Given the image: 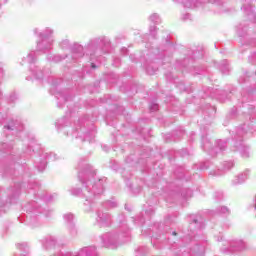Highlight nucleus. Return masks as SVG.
Instances as JSON below:
<instances>
[{"label": "nucleus", "instance_id": "nucleus-1", "mask_svg": "<svg viewBox=\"0 0 256 256\" xmlns=\"http://www.w3.org/2000/svg\"><path fill=\"white\" fill-rule=\"evenodd\" d=\"M78 167L81 169L78 173V178L82 183L83 189L72 188L70 189V193L71 195H81L82 193L85 198V211H91L95 199H99L103 195V191H105L107 178H101L95 181V170L91 165L80 162Z\"/></svg>", "mask_w": 256, "mask_h": 256}, {"label": "nucleus", "instance_id": "nucleus-2", "mask_svg": "<svg viewBox=\"0 0 256 256\" xmlns=\"http://www.w3.org/2000/svg\"><path fill=\"white\" fill-rule=\"evenodd\" d=\"M253 135H256V122L252 119H249V122L244 123L243 126L238 127L236 130L233 140V151H239L243 159H249V157H251L249 146L243 143V139H249V137H253Z\"/></svg>", "mask_w": 256, "mask_h": 256}, {"label": "nucleus", "instance_id": "nucleus-3", "mask_svg": "<svg viewBox=\"0 0 256 256\" xmlns=\"http://www.w3.org/2000/svg\"><path fill=\"white\" fill-rule=\"evenodd\" d=\"M35 35L39 37V41L37 42L36 50L40 53H49L51 49H53V43H55V37H53V29L46 28L42 31L39 29H34Z\"/></svg>", "mask_w": 256, "mask_h": 256}, {"label": "nucleus", "instance_id": "nucleus-4", "mask_svg": "<svg viewBox=\"0 0 256 256\" xmlns=\"http://www.w3.org/2000/svg\"><path fill=\"white\" fill-rule=\"evenodd\" d=\"M35 63H37V52L31 51L26 57L22 58L21 65H29L30 72L32 73L34 79H43L45 74L41 68L35 65Z\"/></svg>", "mask_w": 256, "mask_h": 256}, {"label": "nucleus", "instance_id": "nucleus-5", "mask_svg": "<svg viewBox=\"0 0 256 256\" xmlns=\"http://www.w3.org/2000/svg\"><path fill=\"white\" fill-rule=\"evenodd\" d=\"M99 45H104V47H107L111 45V40L105 36L93 38L86 44L85 49L90 51V55H94L95 51L99 49Z\"/></svg>", "mask_w": 256, "mask_h": 256}, {"label": "nucleus", "instance_id": "nucleus-6", "mask_svg": "<svg viewBox=\"0 0 256 256\" xmlns=\"http://www.w3.org/2000/svg\"><path fill=\"white\" fill-rule=\"evenodd\" d=\"M47 161H57V154L46 152L35 158V167L39 173H43V171H45L47 167Z\"/></svg>", "mask_w": 256, "mask_h": 256}, {"label": "nucleus", "instance_id": "nucleus-7", "mask_svg": "<svg viewBox=\"0 0 256 256\" xmlns=\"http://www.w3.org/2000/svg\"><path fill=\"white\" fill-rule=\"evenodd\" d=\"M8 200L6 203L3 200H0V210L5 211L3 207H9L11 203H16L17 199L19 198V195H21V184H15L14 188L8 189Z\"/></svg>", "mask_w": 256, "mask_h": 256}, {"label": "nucleus", "instance_id": "nucleus-8", "mask_svg": "<svg viewBox=\"0 0 256 256\" xmlns=\"http://www.w3.org/2000/svg\"><path fill=\"white\" fill-rule=\"evenodd\" d=\"M72 137H75V139H82V141H89L91 143V139L95 137L93 132L87 131V128L83 126V124L78 123L75 127V129L72 131Z\"/></svg>", "mask_w": 256, "mask_h": 256}, {"label": "nucleus", "instance_id": "nucleus-9", "mask_svg": "<svg viewBox=\"0 0 256 256\" xmlns=\"http://www.w3.org/2000/svg\"><path fill=\"white\" fill-rule=\"evenodd\" d=\"M69 125H70V120H69V117L67 116L59 119L56 122V128L58 129V131L62 133H67V135H69V131H73V128H71V126Z\"/></svg>", "mask_w": 256, "mask_h": 256}, {"label": "nucleus", "instance_id": "nucleus-10", "mask_svg": "<svg viewBox=\"0 0 256 256\" xmlns=\"http://www.w3.org/2000/svg\"><path fill=\"white\" fill-rule=\"evenodd\" d=\"M4 129H7V131H14V133H20V135H25V133L21 132L23 131V124L19 120H11L8 125L4 126Z\"/></svg>", "mask_w": 256, "mask_h": 256}, {"label": "nucleus", "instance_id": "nucleus-11", "mask_svg": "<svg viewBox=\"0 0 256 256\" xmlns=\"http://www.w3.org/2000/svg\"><path fill=\"white\" fill-rule=\"evenodd\" d=\"M249 175H251V170L246 169L242 173L235 176V178L232 180L233 185H241L245 183L249 179Z\"/></svg>", "mask_w": 256, "mask_h": 256}, {"label": "nucleus", "instance_id": "nucleus-12", "mask_svg": "<svg viewBox=\"0 0 256 256\" xmlns=\"http://www.w3.org/2000/svg\"><path fill=\"white\" fill-rule=\"evenodd\" d=\"M96 221L97 223H100L101 225H109L111 224V214L107 212H103L102 210H98Z\"/></svg>", "mask_w": 256, "mask_h": 256}, {"label": "nucleus", "instance_id": "nucleus-13", "mask_svg": "<svg viewBox=\"0 0 256 256\" xmlns=\"http://www.w3.org/2000/svg\"><path fill=\"white\" fill-rule=\"evenodd\" d=\"M83 46L81 44H75L73 47V52H72V59L74 61H77V59H81V57H84L85 52Z\"/></svg>", "mask_w": 256, "mask_h": 256}, {"label": "nucleus", "instance_id": "nucleus-14", "mask_svg": "<svg viewBox=\"0 0 256 256\" xmlns=\"http://www.w3.org/2000/svg\"><path fill=\"white\" fill-rule=\"evenodd\" d=\"M177 1V3H182L184 7L187 9H193L194 7H199V3H197V0H174Z\"/></svg>", "mask_w": 256, "mask_h": 256}, {"label": "nucleus", "instance_id": "nucleus-15", "mask_svg": "<svg viewBox=\"0 0 256 256\" xmlns=\"http://www.w3.org/2000/svg\"><path fill=\"white\" fill-rule=\"evenodd\" d=\"M242 9L248 13L249 19L253 22L255 21V13H253V7L249 3V1H246V4L242 6Z\"/></svg>", "mask_w": 256, "mask_h": 256}, {"label": "nucleus", "instance_id": "nucleus-16", "mask_svg": "<svg viewBox=\"0 0 256 256\" xmlns=\"http://www.w3.org/2000/svg\"><path fill=\"white\" fill-rule=\"evenodd\" d=\"M64 222L67 225H75L77 223V217L73 213H66L63 215Z\"/></svg>", "mask_w": 256, "mask_h": 256}, {"label": "nucleus", "instance_id": "nucleus-17", "mask_svg": "<svg viewBox=\"0 0 256 256\" xmlns=\"http://www.w3.org/2000/svg\"><path fill=\"white\" fill-rule=\"evenodd\" d=\"M225 147H227V142L223 140H218L216 142V148L210 151V155H213V153H217V149H219V151L222 153V151H225Z\"/></svg>", "mask_w": 256, "mask_h": 256}, {"label": "nucleus", "instance_id": "nucleus-18", "mask_svg": "<svg viewBox=\"0 0 256 256\" xmlns=\"http://www.w3.org/2000/svg\"><path fill=\"white\" fill-rule=\"evenodd\" d=\"M218 215H225V217L231 215V209L227 206H218L215 210Z\"/></svg>", "mask_w": 256, "mask_h": 256}, {"label": "nucleus", "instance_id": "nucleus-19", "mask_svg": "<svg viewBox=\"0 0 256 256\" xmlns=\"http://www.w3.org/2000/svg\"><path fill=\"white\" fill-rule=\"evenodd\" d=\"M13 149V143L11 142H2L0 146V151L2 153H9Z\"/></svg>", "mask_w": 256, "mask_h": 256}, {"label": "nucleus", "instance_id": "nucleus-20", "mask_svg": "<svg viewBox=\"0 0 256 256\" xmlns=\"http://www.w3.org/2000/svg\"><path fill=\"white\" fill-rule=\"evenodd\" d=\"M63 59H65V56H61L59 54H49L47 56V60L48 61H53L54 63H59L60 61H63Z\"/></svg>", "mask_w": 256, "mask_h": 256}, {"label": "nucleus", "instance_id": "nucleus-21", "mask_svg": "<svg viewBox=\"0 0 256 256\" xmlns=\"http://www.w3.org/2000/svg\"><path fill=\"white\" fill-rule=\"evenodd\" d=\"M56 98L58 99V107H61V105H59V103L63 102L65 103L66 101H69V97L67 96V94L60 92V93H56Z\"/></svg>", "mask_w": 256, "mask_h": 256}, {"label": "nucleus", "instance_id": "nucleus-22", "mask_svg": "<svg viewBox=\"0 0 256 256\" xmlns=\"http://www.w3.org/2000/svg\"><path fill=\"white\" fill-rule=\"evenodd\" d=\"M189 221H190V224H191V225H193V223H194L195 225H198V224L203 223V222L201 221V216L195 215V214H192V215L189 216Z\"/></svg>", "mask_w": 256, "mask_h": 256}, {"label": "nucleus", "instance_id": "nucleus-23", "mask_svg": "<svg viewBox=\"0 0 256 256\" xmlns=\"http://www.w3.org/2000/svg\"><path fill=\"white\" fill-rule=\"evenodd\" d=\"M103 207H105V209H115L117 202L115 200H108L103 203Z\"/></svg>", "mask_w": 256, "mask_h": 256}, {"label": "nucleus", "instance_id": "nucleus-24", "mask_svg": "<svg viewBox=\"0 0 256 256\" xmlns=\"http://www.w3.org/2000/svg\"><path fill=\"white\" fill-rule=\"evenodd\" d=\"M32 205H33L34 213H42L43 215H48L47 210H45L41 206L37 205V203H33Z\"/></svg>", "mask_w": 256, "mask_h": 256}, {"label": "nucleus", "instance_id": "nucleus-25", "mask_svg": "<svg viewBox=\"0 0 256 256\" xmlns=\"http://www.w3.org/2000/svg\"><path fill=\"white\" fill-rule=\"evenodd\" d=\"M149 19L154 25H159V23H161V17H159V14L157 13L150 15Z\"/></svg>", "mask_w": 256, "mask_h": 256}, {"label": "nucleus", "instance_id": "nucleus-26", "mask_svg": "<svg viewBox=\"0 0 256 256\" xmlns=\"http://www.w3.org/2000/svg\"><path fill=\"white\" fill-rule=\"evenodd\" d=\"M234 165L233 161H226L223 163V169L229 171V169H233Z\"/></svg>", "mask_w": 256, "mask_h": 256}, {"label": "nucleus", "instance_id": "nucleus-27", "mask_svg": "<svg viewBox=\"0 0 256 256\" xmlns=\"http://www.w3.org/2000/svg\"><path fill=\"white\" fill-rule=\"evenodd\" d=\"M60 47L62 49H69V47H71V42L68 39L62 40L60 42Z\"/></svg>", "mask_w": 256, "mask_h": 256}, {"label": "nucleus", "instance_id": "nucleus-28", "mask_svg": "<svg viewBox=\"0 0 256 256\" xmlns=\"http://www.w3.org/2000/svg\"><path fill=\"white\" fill-rule=\"evenodd\" d=\"M55 199H57V193L45 196V201H47L48 203H51V201H55Z\"/></svg>", "mask_w": 256, "mask_h": 256}, {"label": "nucleus", "instance_id": "nucleus-29", "mask_svg": "<svg viewBox=\"0 0 256 256\" xmlns=\"http://www.w3.org/2000/svg\"><path fill=\"white\" fill-rule=\"evenodd\" d=\"M153 213H155V210L153 209V207H150L148 210L145 211V215L148 220L151 219V215H153Z\"/></svg>", "mask_w": 256, "mask_h": 256}, {"label": "nucleus", "instance_id": "nucleus-30", "mask_svg": "<svg viewBox=\"0 0 256 256\" xmlns=\"http://www.w3.org/2000/svg\"><path fill=\"white\" fill-rule=\"evenodd\" d=\"M201 169H213V165L211 164V162H205L201 165Z\"/></svg>", "mask_w": 256, "mask_h": 256}, {"label": "nucleus", "instance_id": "nucleus-31", "mask_svg": "<svg viewBox=\"0 0 256 256\" xmlns=\"http://www.w3.org/2000/svg\"><path fill=\"white\" fill-rule=\"evenodd\" d=\"M134 223H135L136 225H137V224H141V225L145 224V223H146L145 217H138V218L135 220Z\"/></svg>", "mask_w": 256, "mask_h": 256}, {"label": "nucleus", "instance_id": "nucleus-32", "mask_svg": "<svg viewBox=\"0 0 256 256\" xmlns=\"http://www.w3.org/2000/svg\"><path fill=\"white\" fill-rule=\"evenodd\" d=\"M149 31H150V35L155 37V33L157 32V26H150Z\"/></svg>", "mask_w": 256, "mask_h": 256}, {"label": "nucleus", "instance_id": "nucleus-33", "mask_svg": "<svg viewBox=\"0 0 256 256\" xmlns=\"http://www.w3.org/2000/svg\"><path fill=\"white\" fill-rule=\"evenodd\" d=\"M210 175H214L215 177H219V175H222L221 171L218 170H212L210 171Z\"/></svg>", "mask_w": 256, "mask_h": 256}, {"label": "nucleus", "instance_id": "nucleus-34", "mask_svg": "<svg viewBox=\"0 0 256 256\" xmlns=\"http://www.w3.org/2000/svg\"><path fill=\"white\" fill-rule=\"evenodd\" d=\"M157 109H159V105L153 103L150 105V111H157Z\"/></svg>", "mask_w": 256, "mask_h": 256}, {"label": "nucleus", "instance_id": "nucleus-35", "mask_svg": "<svg viewBox=\"0 0 256 256\" xmlns=\"http://www.w3.org/2000/svg\"><path fill=\"white\" fill-rule=\"evenodd\" d=\"M202 147H203L204 151H207V149H209V147H211V143L210 142L203 143Z\"/></svg>", "mask_w": 256, "mask_h": 256}, {"label": "nucleus", "instance_id": "nucleus-36", "mask_svg": "<svg viewBox=\"0 0 256 256\" xmlns=\"http://www.w3.org/2000/svg\"><path fill=\"white\" fill-rule=\"evenodd\" d=\"M249 61H251L252 63H255V61H256V52L251 54V56L249 57Z\"/></svg>", "mask_w": 256, "mask_h": 256}, {"label": "nucleus", "instance_id": "nucleus-37", "mask_svg": "<svg viewBox=\"0 0 256 256\" xmlns=\"http://www.w3.org/2000/svg\"><path fill=\"white\" fill-rule=\"evenodd\" d=\"M250 211H254V214L256 215V195H255V198H254V206L250 207Z\"/></svg>", "mask_w": 256, "mask_h": 256}, {"label": "nucleus", "instance_id": "nucleus-38", "mask_svg": "<svg viewBox=\"0 0 256 256\" xmlns=\"http://www.w3.org/2000/svg\"><path fill=\"white\" fill-rule=\"evenodd\" d=\"M222 73H227L229 71V66H227V64H225L222 68H221Z\"/></svg>", "mask_w": 256, "mask_h": 256}, {"label": "nucleus", "instance_id": "nucleus-39", "mask_svg": "<svg viewBox=\"0 0 256 256\" xmlns=\"http://www.w3.org/2000/svg\"><path fill=\"white\" fill-rule=\"evenodd\" d=\"M33 147H35V142H34V141H31V142L29 143V145H28L29 151H31V149H32V151H35V149H33Z\"/></svg>", "mask_w": 256, "mask_h": 256}, {"label": "nucleus", "instance_id": "nucleus-40", "mask_svg": "<svg viewBox=\"0 0 256 256\" xmlns=\"http://www.w3.org/2000/svg\"><path fill=\"white\" fill-rule=\"evenodd\" d=\"M223 200V193H218V199L217 201H222Z\"/></svg>", "mask_w": 256, "mask_h": 256}, {"label": "nucleus", "instance_id": "nucleus-41", "mask_svg": "<svg viewBox=\"0 0 256 256\" xmlns=\"http://www.w3.org/2000/svg\"><path fill=\"white\" fill-rule=\"evenodd\" d=\"M35 187H37V183L33 184H29L28 185V189H35Z\"/></svg>", "mask_w": 256, "mask_h": 256}, {"label": "nucleus", "instance_id": "nucleus-42", "mask_svg": "<svg viewBox=\"0 0 256 256\" xmlns=\"http://www.w3.org/2000/svg\"><path fill=\"white\" fill-rule=\"evenodd\" d=\"M239 83H247V78H240L239 79Z\"/></svg>", "mask_w": 256, "mask_h": 256}, {"label": "nucleus", "instance_id": "nucleus-43", "mask_svg": "<svg viewBox=\"0 0 256 256\" xmlns=\"http://www.w3.org/2000/svg\"><path fill=\"white\" fill-rule=\"evenodd\" d=\"M15 99H17V96L15 94H13L12 96H10V101H15Z\"/></svg>", "mask_w": 256, "mask_h": 256}, {"label": "nucleus", "instance_id": "nucleus-44", "mask_svg": "<svg viewBox=\"0 0 256 256\" xmlns=\"http://www.w3.org/2000/svg\"><path fill=\"white\" fill-rule=\"evenodd\" d=\"M191 19V14L184 15V20Z\"/></svg>", "mask_w": 256, "mask_h": 256}, {"label": "nucleus", "instance_id": "nucleus-45", "mask_svg": "<svg viewBox=\"0 0 256 256\" xmlns=\"http://www.w3.org/2000/svg\"><path fill=\"white\" fill-rule=\"evenodd\" d=\"M0 77H3V67L0 64Z\"/></svg>", "mask_w": 256, "mask_h": 256}, {"label": "nucleus", "instance_id": "nucleus-46", "mask_svg": "<svg viewBox=\"0 0 256 256\" xmlns=\"http://www.w3.org/2000/svg\"><path fill=\"white\" fill-rule=\"evenodd\" d=\"M122 52L124 53V55L127 53V48H123Z\"/></svg>", "mask_w": 256, "mask_h": 256}, {"label": "nucleus", "instance_id": "nucleus-47", "mask_svg": "<svg viewBox=\"0 0 256 256\" xmlns=\"http://www.w3.org/2000/svg\"><path fill=\"white\" fill-rule=\"evenodd\" d=\"M183 155H188L187 150H182Z\"/></svg>", "mask_w": 256, "mask_h": 256}, {"label": "nucleus", "instance_id": "nucleus-48", "mask_svg": "<svg viewBox=\"0 0 256 256\" xmlns=\"http://www.w3.org/2000/svg\"><path fill=\"white\" fill-rule=\"evenodd\" d=\"M246 78H247V79H250V78H251V76H249V75H247V74H246Z\"/></svg>", "mask_w": 256, "mask_h": 256}, {"label": "nucleus", "instance_id": "nucleus-49", "mask_svg": "<svg viewBox=\"0 0 256 256\" xmlns=\"http://www.w3.org/2000/svg\"><path fill=\"white\" fill-rule=\"evenodd\" d=\"M92 69H95V64L92 63Z\"/></svg>", "mask_w": 256, "mask_h": 256}, {"label": "nucleus", "instance_id": "nucleus-50", "mask_svg": "<svg viewBox=\"0 0 256 256\" xmlns=\"http://www.w3.org/2000/svg\"><path fill=\"white\" fill-rule=\"evenodd\" d=\"M1 125H3V120H0Z\"/></svg>", "mask_w": 256, "mask_h": 256}, {"label": "nucleus", "instance_id": "nucleus-51", "mask_svg": "<svg viewBox=\"0 0 256 256\" xmlns=\"http://www.w3.org/2000/svg\"><path fill=\"white\" fill-rule=\"evenodd\" d=\"M173 235H177V232H173Z\"/></svg>", "mask_w": 256, "mask_h": 256}, {"label": "nucleus", "instance_id": "nucleus-52", "mask_svg": "<svg viewBox=\"0 0 256 256\" xmlns=\"http://www.w3.org/2000/svg\"><path fill=\"white\" fill-rule=\"evenodd\" d=\"M53 87H55V83L53 84Z\"/></svg>", "mask_w": 256, "mask_h": 256}]
</instances>
